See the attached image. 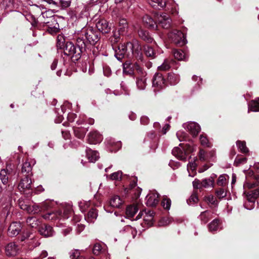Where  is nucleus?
Instances as JSON below:
<instances>
[{
    "label": "nucleus",
    "instance_id": "obj_2",
    "mask_svg": "<svg viewBox=\"0 0 259 259\" xmlns=\"http://www.w3.org/2000/svg\"><path fill=\"white\" fill-rule=\"evenodd\" d=\"M76 39L79 52H82L89 44L95 45L99 40V37L92 29L84 28L77 34Z\"/></svg>",
    "mask_w": 259,
    "mask_h": 259
},
{
    "label": "nucleus",
    "instance_id": "obj_51",
    "mask_svg": "<svg viewBox=\"0 0 259 259\" xmlns=\"http://www.w3.org/2000/svg\"><path fill=\"white\" fill-rule=\"evenodd\" d=\"M122 176V172L121 171H118L114 172L110 175V178L113 180H120Z\"/></svg>",
    "mask_w": 259,
    "mask_h": 259
},
{
    "label": "nucleus",
    "instance_id": "obj_62",
    "mask_svg": "<svg viewBox=\"0 0 259 259\" xmlns=\"http://www.w3.org/2000/svg\"><path fill=\"white\" fill-rule=\"evenodd\" d=\"M75 117L76 115L74 114L70 113L68 115V119L70 122H73Z\"/></svg>",
    "mask_w": 259,
    "mask_h": 259
},
{
    "label": "nucleus",
    "instance_id": "obj_52",
    "mask_svg": "<svg viewBox=\"0 0 259 259\" xmlns=\"http://www.w3.org/2000/svg\"><path fill=\"white\" fill-rule=\"evenodd\" d=\"M74 134L77 138L82 139L85 136L84 131H82L81 129L75 128L74 130Z\"/></svg>",
    "mask_w": 259,
    "mask_h": 259
},
{
    "label": "nucleus",
    "instance_id": "obj_50",
    "mask_svg": "<svg viewBox=\"0 0 259 259\" xmlns=\"http://www.w3.org/2000/svg\"><path fill=\"white\" fill-rule=\"evenodd\" d=\"M198 200L197 196L195 194H193L187 200V203L189 205H192L197 203Z\"/></svg>",
    "mask_w": 259,
    "mask_h": 259
},
{
    "label": "nucleus",
    "instance_id": "obj_37",
    "mask_svg": "<svg viewBox=\"0 0 259 259\" xmlns=\"http://www.w3.org/2000/svg\"><path fill=\"white\" fill-rule=\"evenodd\" d=\"M167 80L171 85H174L177 83L180 80L179 76L174 73L168 74Z\"/></svg>",
    "mask_w": 259,
    "mask_h": 259
},
{
    "label": "nucleus",
    "instance_id": "obj_14",
    "mask_svg": "<svg viewBox=\"0 0 259 259\" xmlns=\"http://www.w3.org/2000/svg\"><path fill=\"white\" fill-rule=\"evenodd\" d=\"M159 194L155 192H152L147 195L146 197L147 205L149 206H155L159 202Z\"/></svg>",
    "mask_w": 259,
    "mask_h": 259
},
{
    "label": "nucleus",
    "instance_id": "obj_4",
    "mask_svg": "<svg viewBox=\"0 0 259 259\" xmlns=\"http://www.w3.org/2000/svg\"><path fill=\"white\" fill-rule=\"evenodd\" d=\"M24 178H22L18 185L19 190L23 193L29 194L32 193L31 184L32 181L30 178L31 176H24Z\"/></svg>",
    "mask_w": 259,
    "mask_h": 259
},
{
    "label": "nucleus",
    "instance_id": "obj_35",
    "mask_svg": "<svg viewBox=\"0 0 259 259\" xmlns=\"http://www.w3.org/2000/svg\"><path fill=\"white\" fill-rule=\"evenodd\" d=\"M174 56L175 58L178 60H186V54L184 52L180 50H174Z\"/></svg>",
    "mask_w": 259,
    "mask_h": 259
},
{
    "label": "nucleus",
    "instance_id": "obj_20",
    "mask_svg": "<svg viewBox=\"0 0 259 259\" xmlns=\"http://www.w3.org/2000/svg\"><path fill=\"white\" fill-rule=\"evenodd\" d=\"M143 21L146 26L151 29H155L157 27L155 21L148 15H145L143 18Z\"/></svg>",
    "mask_w": 259,
    "mask_h": 259
},
{
    "label": "nucleus",
    "instance_id": "obj_41",
    "mask_svg": "<svg viewBox=\"0 0 259 259\" xmlns=\"http://www.w3.org/2000/svg\"><path fill=\"white\" fill-rule=\"evenodd\" d=\"M210 212L209 211H205L201 212L199 215V218L202 222L205 224L209 220V217L210 215Z\"/></svg>",
    "mask_w": 259,
    "mask_h": 259
},
{
    "label": "nucleus",
    "instance_id": "obj_6",
    "mask_svg": "<svg viewBox=\"0 0 259 259\" xmlns=\"http://www.w3.org/2000/svg\"><path fill=\"white\" fill-rule=\"evenodd\" d=\"M155 18L159 25L165 29L169 28L171 26V19L169 16L166 14L156 13Z\"/></svg>",
    "mask_w": 259,
    "mask_h": 259
},
{
    "label": "nucleus",
    "instance_id": "obj_27",
    "mask_svg": "<svg viewBox=\"0 0 259 259\" xmlns=\"http://www.w3.org/2000/svg\"><path fill=\"white\" fill-rule=\"evenodd\" d=\"M138 208L136 205H130L126 208V215L128 219H132L137 212Z\"/></svg>",
    "mask_w": 259,
    "mask_h": 259
},
{
    "label": "nucleus",
    "instance_id": "obj_33",
    "mask_svg": "<svg viewBox=\"0 0 259 259\" xmlns=\"http://www.w3.org/2000/svg\"><path fill=\"white\" fill-rule=\"evenodd\" d=\"M229 176L226 175H221L219 176L217 181V185L219 186L225 187L227 185V180Z\"/></svg>",
    "mask_w": 259,
    "mask_h": 259
},
{
    "label": "nucleus",
    "instance_id": "obj_28",
    "mask_svg": "<svg viewBox=\"0 0 259 259\" xmlns=\"http://www.w3.org/2000/svg\"><path fill=\"white\" fill-rule=\"evenodd\" d=\"M149 4L155 8H164L166 5L165 0H149Z\"/></svg>",
    "mask_w": 259,
    "mask_h": 259
},
{
    "label": "nucleus",
    "instance_id": "obj_23",
    "mask_svg": "<svg viewBox=\"0 0 259 259\" xmlns=\"http://www.w3.org/2000/svg\"><path fill=\"white\" fill-rule=\"evenodd\" d=\"M87 156L90 162H94L99 157V154L96 151L92 150V149H87L86 151Z\"/></svg>",
    "mask_w": 259,
    "mask_h": 259
},
{
    "label": "nucleus",
    "instance_id": "obj_38",
    "mask_svg": "<svg viewBox=\"0 0 259 259\" xmlns=\"http://www.w3.org/2000/svg\"><path fill=\"white\" fill-rule=\"evenodd\" d=\"M0 179L4 184H6L8 181V170L4 169L0 172Z\"/></svg>",
    "mask_w": 259,
    "mask_h": 259
},
{
    "label": "nucleus",
    "instance_id": "obj_19",
    "mask_svg": "<svg viewBox=\"0 0 259 259\" xmlns=\"http://www.w3.org/2000/svg\"><path fill=\"white\" fill-rule=\"evenodd\" d=\"M42 218L46 220H55L60 218H68L67 216H63L61 211L57 212H49L42 215Z\"/></svg>",
    "mask_w": 259,
    "mask_h": 259
},
{
    "label": "nucleus",
    "instance_id": "obj_56",
    "mask_svg": "<svg viewBox=\"0 0 259 259\" xmlns=\"http://www.w3.org/2000/svg\"><path fill=\"white\" fill-rule=\"evenodd\" d=\"M134 67V65H132L130 62L128 61H126L123 64V69L124 72L126 71V69L128 68H132ZM127 72L130 73L129 71H127Z\"/></svg>",
    "mask_w": 259,
    "mask_h": 259
},
{
    "label": "nucleus",
    "instance_id": "obj_64",
    "mask_svg": "<svg viewBox=\"0 0 259 259\" xmlns=\"http://www.w3.org/2000/svg\"><path fill=\"white\" fill-rule=\"evenodd\" d=\"M57 65V61L56 60H54L53 62L51 68L52 70H55L56 68Z\"/></svg>",
    "mask_w": 259,
    "mask_h": 259
},
{
    "label": "nucleus",
    "instance_id": "obj_43",
    "mask_svg": "<svg viewBox=\"0 0 259 259\" xmlns=\"http://www.w3.org/2000/svg\"><path fill=\"white\" fill-rule=\"evenodd\" d=\"M171 222V219L169 218H163L158 222V226L164 227L168 225Z\"/></svg>",
    "mask_w": 259,
    "mask_h": 259
},
{
    "label": "nucleus",
    "instance_id": "obj_48",
    "mask_svg": "<svg viewBox=\"0 0 259 259\" xmlns=\"http://www.w3.org/2000/svg\"><path fill=\"white\" fill-rule=\"evenodd\" d=\"M200 141L201 144L203 146L210 147V143L208 142L207 138L203 135L200 137Z\"/></svg>",
    "mask_w": 259,
    "mask_h": 259
},
{
    "label": "nucleus",
    "instance_id": "obj_8",
    "mask_svg": "<svg viewBox=\"0 0 259 259\" xmlns=\"http://www.w3.org/2000/svg\"><path fill=\"white\" fill-rule=\"evenodd\" d=\"M134 66L137 71L142 75V76L137 78L136 84L137 88L139 90H144L146 85V79L144 77L145 72H143L142 68L137 63L134 65Z\"/></svg>",
    "mask_w": 259,
    "mask_h": 259
},
{
    "label": "nucleus",
    "instance_id": "obj_26",
    "mask_svg": "<svg viewBox=\"0 0 259 259\" xmlns=\"http://www.w3.org/2000/svg\"><path fill=\"white\" fill-rule=\"evenodd\" d=\"M98 212L97 210L92 208L88 212L87 215L85 217V219L89 223H93L96 220Z\"/></svg>",
    "mask_w": 259,
    "mask_h": 259
},
{
    "label": "nucleus",
    "instance_id": "obj_57",
    "mask_svg": "<svg viewBox=\"0 0 259 259\" xmlns=\"http://www.w3.org/2000/svg\"><path fill=\"white\" fill-rule=\"evenodd\" d=\"M193 186L194 188H196V189L202 188V186L201 185V182L198 179H195L193 182Z\"/></svg>",
    "mask_w": 259,
    "mask_h": 259
},
{
    "label": "nucleus",
    "instance_id": "obj_39",
    "mask_svg": "<svg viewBox=\"0 0 259 259\" xmlns=\"http://www.w3.org/2000/svg\"><path fill=\"white\" fill-rule=\"evenodd\" d=\"M173 62L172 61H169L168 59L164 60L162 65L158 67V69L160 71H166L169 69L170 67V63Z\"/></svg>",
    "mask_w": 259,
    "mask_h": 259
},
{
    "label": "nucleus",
    "instance_id": "obj_32",
    "mask_svg": "<svg viewBox=\"0 0 259 259\" xmlns=\"http://www.w3.org/2000/svg\"><path fill=\"white\" fill-rule=\"evenodd\" d=\"M248 111H259V98L252 101L249 104Z\"/></svg>",
    "mask_w": 259,
    "mask_h": 259
},
{
    "label": "nucleus",
    "instance_id": "obj_22",
    "mask_svg": "<svg viewBox=\"0 0 259 259\" xmlns=\"http://www.w3.org/2000/svg\"><path fill=\"white\" fill-rule=\"evenodd\" d=\"M20 206L21 209L26 210L29 213L33 212L35 213L41 211L40 206H38V205H35L33 206H29L26 204H21L20 203Z\"/></svg>",
    "mask_w": 259,
    "mask_h": 259
},
{
    "label": "nucleus",
    "instance_id": "obj_55",
    "mask_svg": "<svg viewBox=\"0 0 259 259\" xmlns=\"http://www.w3.org/2000/svg\"><path fill=\"white\" fill-rule=\"evenodd\" d=\"M199 158L201 161H205L207 159V156L205 152L203 149H200L199 152Z\"/></svg>",
    "mask_w": 259,
    "mask_h": 259
},
{
    "label": "nucleus",
    "instance_id": "obj_12",
    "mask_svg": "<svg viewBox=\"0 0 259 259\" xmlns=\"http://www.w3.org/2000/svg\"><path fill=\"white\" fill-rule=\"evenodd\" d=\"M184 126L193 136H196L200 131V126L196 122H190L184 124Z\"/></svg>",
    "mask_w": 259,
    "mask_h": 259
},
{
    "label": "nucleus",
    "instance_id": "obj_36",
    "mask_svg": "<svg viewBox=\"0 0 259 259\" xmlns=\"http://www.w3.org/2000/svg\"><path fill=\"white\" fill-rule=\"evenodd\" d=\"M196 167V163L195 161L194 160L189 162L187 165V169L189 173V176L193 177L194 175V172Z\"/></svg>",
    "mask_w": 259,
    "mask_h": 259
},
{
    "label": "nucleus",
    "instance_id": "obj_11",
    "mask_svg": "<svg viewBox=\"0 0 259 259\" xmlns=\"http://www.w3.org/2000/svg\"><path fill=\"white\" fill-rule=\"evenodd\" d=\"M78 49H79V48ZM64 52V54L67 56H75V57L77 56L76 54L79 55L80 53L81 52H79V50L77 51L75 46L71 42H66Z\"/></svg>",
    "mask_w": 259,
    "mask_h": 259
},
{
    "label": "nucleus",
    "instance_id": "obj_3",
    "mask_svg": "<svg viewBox=\"0 0 259 259\" xmlns=\"http://www.w3.org/2000/svg\"><path fill=\"white\" fill-rule=\"evenodd\" d=\"M193 151V148L190 145L184 146L183 144H181L179 147H176L173 149L172 153L178 159L186 161L188 154Z\"/></svg>",
    "mask_w": 259,
    "mask_h": 259
},
{
    "label": "nucleus",
    "instance_id": "obj_21",
    "mask_svg": "<svg viewBox=\"0 0 259 259\" xmlns=\"http://www.w3.org/2000/svg\"><path fill=\"white\" fill-rule=\"evenodd\" d=\"M123 202V200L119 196L115 195L110 199L109 204L112 207L119 208Z\"/></svg>",
    "mask_w": 259,
    "mask_h": 259
},
{
    "label": "nucleus",
    "instance_id": "obj_1",
    "mask_svg": "<svg viewBox=\"0 0 259 259\" xmlns=\"http://www.w3.org/2000/svg\"><path fill=\"white\" fill-rule=\"evenodd\" d=\"M141 47L137 41L126 44H120L115 51V56L119 61L123 58H130L134 55L138 60H143V56L141 52Z\"/></svg>",
    "mask_w": 259,
    "mask_h": 259
},
{
    "label": "nucleus",
    "instance_id": "obj_13",
    "mask_svg": "<svg viewBox=\"0 0 259 259\" xmlns=\"http://www.w3.org/2000/svg\"><path fill=\"white\" fill-rule=\"evenodd\" d=\"M22 229L21 224L18 222H13L9 226L8 234L11 237H14L19 234Z\"/></svg>",
    "mask_w": 259,
    "mask_h": 259
},
{
    "label": "nucleus",
    "instance_id": "obj_17",
    "mask_svg": "<svg viewBox=\"0 0 259 259\" xmlns=\"http://www.w3.org/2000/svg\"><path fill=\"white\" fill-rule=\"evenodd\" d=\"M102 139V136L99 133L94 131L90 133L88 140L90 143L96 144L100 143Z\"/></svg>",
    "mask_w": 259,
    "mask_h": 259
},
{
    "label": "nucleus",
    "instance_id": "obj_16",
    "mask_svg": "<svg viewBox=\"0 0 259 259\" xmlns=\"http://www.w3.org/2000/svg\"><path fill=\"white\" fill-rule=\"evenodd\" d=\"M153 86L158 89H162L165 86V80L162 74L156 73L153 77L152 80Z\"/></svg>",
    "mask_w": 259,
    "mask_h": 259
},
{
    "label": "nucleus",
    "instance_id": "obj_30",
    "mask_svg": "<svg viewBox=\"0 0 259 259\" xmlns=\"http://www.w3.org/2000/svg\"><path fill=\"white\" fill-rule=\"evenodd\" d=\"M128 28V24L126 19H121L119 21L118 31L120 34L124 33Z\"/></svg>",
    "mask_w": 259,
    "mask_h": 259
},
{
    "label": "nucleus",
    "instance_id": "obj_60",
    "mask_svg": "<svg viewBox=\"0 0 259 259\" xmlns=\"http://www.w3.org/2000/svg\"><path fill=\"white\" fill-rule=\"evenodd\" d=\"M141 123L142 124L146 125L149 123V118L145 116H143L141 118Z\"/></svg>",
    "mask_w": 259,
    "mask_h": 259
},
{
    "label": "nucleus",
    "instance_id": "obj_31",
    "mask_svg": "<svg viewBox=\"0 0 259 259\" xmlns=\"http://www.w3.org/2000/svg\"><path fill=\"white\" fill-rule=\"evenodd\" d=\"M144 51L145 55L151 59H153L156 57V53L153 49L148 45L144 47Z\"/></svg>",
    "mask_w": 259,
    "mask_h": 259
},
{
    "label": "nucleus",
    "instance_id": "obj_42",
    "mask_svg": "<svg viewBox=\"0 0 259 259\" xmlns=\"http://www.w3.org/2000/svg\"><path fill=\"white\" fill-rule=\"evenodd\" d=\"M219 220H214L209 225V230L210 232H213L217 230L219 227Z\"/></svg>",
    "mask_w": 259,
    "mask_h": 259
},
{
    "label": "nucleus",
    "instance_id": "obj_59",
    "mask_svg": "<svg viewBox=\"0 0 259 259\" xmlns=\"http://www.w3.org/2000/svg\"><path fill=\"white\" fill-rule=\"evenodd\" d=\"M49 207H50V202L45 201L42 203L40 205V208L41 211L47 209Z\"/></svg>",
    "mask_w": 259,
    "mask_h": 259
},
{
    "label": "nucleus",
    "instance_id": "obj_10",
    "mask_svg": "<svg viewBox=\"0 0 259 259\" xmlns=\"http://www.w3.org/2000/svg\"><path fill=\"white\" fill-rule=\"evenodd\" d=\"M259 196V188L250 191L246 195V199L248 202L252 203L251 206L249 207L247 206V203L244 204V206L248 209H251L253 207V205L256 199Z\"/></svg>",
    "mask_w": 259,
    "mask_h": 259
},
{
    "label": "nucleus",
    "instance_id": "obj_44",
    "mask_svg": "<svg viewBox=\"0 0 259 259\" xmlns=\"http://www.w3.org/2000/svg\"><path fill=\"white\" fill-rule=\"evenodd\" d=\"M161 205L164 209H169L171 206V200L167 197H164L162 200Z\"/></svg>",
    "mask_w": 259,
    "mask_h": 259
},
{
    "label": "nucleus",
    "instance_id": "obj_29",
    "mask_svg": "<svg viewBox=\"0 0 259 259\" xmlns=\"http://www.w3.org/2000/svg\"><path fill=\"white\" fill-rule=\"evenodd\" d=\"M139 36L144 41L150 43L153 41L152 38L150 36L148 32L144 30L141 29L139 31Z\"/></svg>",
    "mask_w": 259,
    "mask_h": 259
},
{
    "label": "nucleus",
    "instance_id": "obj_7",
    "mask_svg": "<svg viewBox=\"0 0 259 259\" xmlns=\"http://www.w3.org/2000/svg\"><path fill=\"white\" fill-rule=\"evenodd\" d=\"M20 252V247L15 242H10L5 246V253L8 256H16Z\"/></svg>",
    "mask_w": 259,
    "mask_h": 259
},
{
    "label": "nucleus",
    "instance_id": "obj_45",
    "mask_svg": "<svg viewBox=\"0 0 259 259\" xmlns=\"http://www.w3.org/2000/svg\"><path fill=\"white\" fill-rule=\"evenodd\" d=\"M65 38L62 35H59L57 37V46L59 49H62L64 47Z\"/></svg>",
    "mask_w": 259,
    "mask_h": 259
},
{
    "label": "nucleus",
    "instance_id": "obj_47",
    "mask_svg": "<svg viewBox=\"0 0 259 259\" xmlns=\"http://www.w3.org/2000/svg\"><path fill=\"white\" fill-rule=\"evenodd\" d=\"M246 158L242 157H237L234 161V165L236 166L241 164H244L246 162Z\"/></svg>",
    "mask_w": 259,
    "mask_h": 259
},
{
    "label": "nucleus",
    "instance_id": "obj_49",
    "mask_svg": "<svg viewBox=\"0 0 259 259\" xmlns=\"http://www.w3.org/2000/svg\"><path fill=\"white\" fill-rule=\"evenodd\" d=\"M217 196L219 199H222L223 198H224L226 196V192L225 191V190L223 188H220L218 190H217L215 192Z\"/></svg>",
    "mask_w": 259,
    "mask_h": 259
},
{
    "label": "nucleus",
    "instance_id": "obj_18",
    "mask_svg": "<svg viewBox=\"0 0 259 259\" xmlns=\"http://www.w3.org/2000/svg\"><path fill=\"white\" fill-rule=\"evenodd\" d=\"M38 231L41 235L46 237L52 236L54 234L52 227L45 224L42 225Z\"/></svg>",
    "mask_w": 259,
    "mask_h": 259
},
{
    "label": "nucleus",
    "instance_id": "obj_24",
    "mask_svg": "<svg viewBox=\"0 0 259 259\" xmlns=\"http://www.w3.org/2000/svg\"><path fill=\"white\" fill-rule=\"evenodd\" d=\"M32 165L28 159L23 164L21 172L24 176L29 175L31 176Z\"/></svg>",
    "mask_w": 259,
    "mask_h": 259
},
{
    "label": "nucleus",
    "instance_id": "obj_61",
    "mask_svg": "<svg viewBox=\"0 0 259 259\" xmlns=\"http://www.w3.org/2000/svg\"><path fill=\"white\" fill-rule=\"evenodd\" d=\"M44 191V188L42 187V186L40 185L35 188L34 193L35 194H38V193H40L43 192Z\"/></svg>",
    "mask_w": 259,
    "mask_h": 259
},
{
    "label": "nucleus",
    "instance_id": "obj_15",
    "mask_svg": "<svg viewBox=\"0 0 259 259\" xmlns=\"http://www.w3.org/2000/svg\"><path fill=\"white\" fill-rule=\"evenodd\" d=\"M144 213H145V215L144 217V219L146 224L149 225L151 226L152 224V221L153 220L154 217V212L152 211L148 210H144L143 212H140L138 215L136 217V220H138L140 219L142 217V215H143Z\"/></svg>",
    "mask_w": 259,
    "mask_h": 259
},
{
    "label": "nucleus",
    "instance_id": "obj_5",
    "mask_svg": "<svg viewBox=\"0 0 259 259\" xmlns=\"http://www.w3.org/2000/svg\"><path fill=\"white\" fill-rule=\"evenodd\" d=\"M168 37L174 43L180 46L186 43L185 34L181 31L174 30L168 34Z\"/></svg>",
    "mask_w": 259,
    "mask_h": 259
},
{
    "label": "nucleus",
    "instance_id": "obj_9",
    "mask_svg": "<svg viewBox=\"0 0 259 259\" xmlns=\"http://www.w3.org/2000/svg\"><path fill=\"white\" fill-rule=\"evenodd\" d=\"M96 27L102 33H107L111 30V24L105 19H100L97 22Z\"/></svg>",
    "mask_w": 259,
    "mask_h": 259
},
{
    "label": "nucleus",
    "instance_id": "obj_63",
    "mask_svg": "<svg viewBox=\"0 0 259 259\" xmlns=\"http://www.w3.org/2000/svg\"><path fill=\"white\" fill-rule=\"evenodd\" d=\"M30 237V234L28 232H27L26 233L23 234L21 237V241H24L25 240V239L26 238H28V237Z\"/></svg>",
    "mask_w": 259,
    "mask_h": 259
},
{
    "label": "nucleus",
    "instance_id": "obj_40",
    "mask_svg": "<svg viewBox=\"0 0 259 259\" xmlns=\"http://www.w3.org/2000/svg\"><path fill=\"white\" fill-rule=\"evenodd\" d=\"M236 144L240 152L244 153H246L248 152V149L246 146V143L245 142L238 141Z\"/></svg>",
    "mask_w": 259,
    "mask_h": 259
},
{
    "label": "nucleus",
    "instance_id": "obj_58",
    "mask_svg": "<svg viewBox=\"0 0 259 259\" xmlns=\"http://www.w3.org/2000/svg\"><path fill=\"white\" fill-rule=\"evenodd\" d=\"M206 201L208 203L215 205L216 204V200L213 196H209L206 198Z\"/></svg>",
    "mask_w": 259,
    "mask_h": 259
},
{
    "label": "nucleus",
    "instance_id": "obj_46",
    "mask_svg": "<svg viewBox=\"0 0 259 259\" xmlns=\"http://www.w3.org/2000/svg\"><path fill=\"white\" fill-rule=\"evenodd\" d=\"M102 246L100 243H96L93 248V252L95 255L99 254L102 250Z\"/></svg>",
    "mask_w": 259,
    "mask_h": 259
},
{
    "label": "nucleus",
    "instance_id": "obj_54",
    "mask_svg": "<svg viewBox=\"0 0 259 259\" xmlns=\"http://www.w3.org/2000/svg\"><path fill=\"white\" fill-rule=\"evenodd\" d=\"M58 2V5H60L63 8H66L69 7L70 5V1L59 0V1Z\"/></svg>",
    "mask_w": 259,
    "mask_h": 259
},
{
    "label": "nucleus",
    "instance_id": "obj_34",
    "mask_svg": "<svg viewBox=\"0 0 259 259\" xmlns=\"http://www.w3.org/2000/svg\"><path fill=\"white\" fill-rule=\"evenodd\" d=\"M26 223L31 228H36L38 226L40 222L35 217H29L27 219Z\"/></svg>",
    "mask_w": 259,
    "mask_h": 259
},
{
    "label": "nucleus",
    "instance_id": "obj_25",
    "mask_svg": "<svg viewBox=\"0 0 259 259\" xmlns=\"http://www.w3.org/2000/svg\"><path fill=\"white\" fill-rule=\"evenodd\" d=\"M214 185V177H210L208 178L203 179L201 182V185L202 188H212L213 187Z\"/></svg>",
    "mask_w": 259,
    "mask_h": 259
},
{
    "label": "nucleus",
    "instance_id": "obj_53",
    "mask_svg": "<svg viewBox=\"0 0 259 259\" xmlns=\"http://www.w3.org/2000/svg\"><path fill=\"white\" fill-rule=\"evenodd\" d=\"M80 256V252L78 250H72L70 253L71 259H77Z\"/></svg>",
    "mask_w": 259,
    "mask_h": 259
}]
</instances>
